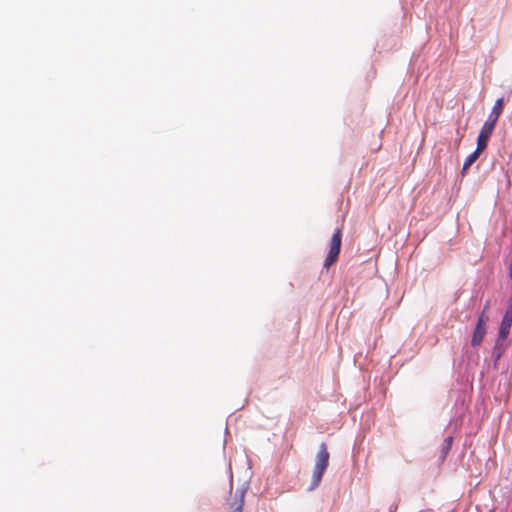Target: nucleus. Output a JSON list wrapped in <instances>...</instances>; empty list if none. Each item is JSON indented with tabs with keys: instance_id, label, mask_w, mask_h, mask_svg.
Listing matches in <instances>:
<instances>
[{
	"instance_id": "nucleus-1",
	"label": "nucleus",
	"mask_w": 512,
	"mask_h": 512,
	"mask_svg": "<svg viewBox=\"0 0 512 512\" xmlns=\"http://www.w3.org/2000/svg\"><path fill=\"white\" fill-rule=\"evenodd\" d=\"M329 457L330 455L327 450V445L325 443H321L319 446V451L316 456V462L313 469L309 490H314L320 484L324 472L329 465Z\"/></svg>"
},
{
	"instance_id": "nucleus-2",
	"label": "nucleus",
	"mask_w": 512,
	"mask_h": 512,
	"mask_svg": "<svg viewBox=\"0 0 512 512\" xmlns=\"http://www.w3.org/2000/svg\"><path fill=\"white\" fill-rule=\"evenodd\" d=\"M341 242H342V231L341 229H337L329 243V252L324 260L323 267L325 269H329L332 265H334L339 257L341 251Z\"/></svg>"
},
{
	"instance_id": "nucleus-3",
	"label": "nucleus",
	"mask_w": 512,
	"mask_h": 512,
	"mask_svg": "<svg viewBox=\"0 0 512 512\" xmlns=\"http://www.w3.org/2000/svg\"><path fill=\"white\" fill-rule=\"evenodd\" d=\"M496 124L497 122L490 118H487V120L483 124L477 138V145L479 151H484L486 149L488 141L491 135L493 134Z\"/></svg>"
},
{
	"instance_id": "nucleus-4",
	"label": "nucleus",
	"mask_w": 512,
	"mask_h": 512,
	"mask_svg": "<svg viewBox=\"0 0 512 512\" xmlns=\"http://www.w3.org/2000/svg\"><path fill=\"white\" fill-rule=\"evenodd\" d=\"M511 326H512V308L507 309L503 316V319L501 321L500 328H499V334H498L499 340L507 339Z\"/></svg>"
},
{
	"instance_id": "nucleus-5",
	"label": "nucleus",
	"mask_w": 512,
	"mask_h": 512,
	"mask_svg": "<svg viewBox=\"0 0 512 512\" xmlns=\"http://www.w3.org/2000/svg\"><path fill=\"white\" fill-rule=\"evenodd\" d=\"M486 332H487L486 327L476 325V327L473 331L471 345L473 347H477V346L481 345V343L483 342V339L486 335Z\"/></svg>"
},
{
	"instance_id": "nucleus-6",
	"label": "nucleus",
	"mask_w": 512,
	"mask_h": 512,
	"mask_svg": "<svg viewBox=\"0 0 512 512\" xmlns=\"http://www.w3.org/2000/svg\"><path fill=\"white\" fill-rule=\"evenodd\" d=\"M503 108H504V99L503 98L497 99L488 115V118L493 119L494 121L498 122V119L503 112Z\"/></svg>"
},
{
	"instance_id": "nucleus-7",
	"label": "nucleus",
	"mask_w": 512,
	"mask_h": 512,
	"mask_svg": "<svg viewBox=\"0 0 512 512\" xmlns=\"http://www.w3.org/2000/svg\"><path fill=\"white\" fill-rule=\"evenodd\" d=\"M482 152L478 150L477 146L475 151L466 157L462 168L463 173L478 159Z\"/></svg>"
},
{
	"instance_id": "nucleus-8",
	"label": "nucleus",
	"mask_w": 512,
	"mask_h": 512,
	"mask_svg": "<svg viewBox=\"0 0 512 512\" xmlns=\"http://www.w3.org/2000/svg\"><path fill=\"white\" fill-rule=\"evenodd\" d=\"M504 342L505 340H499V338L497 339V342L493 348V356L495 357V360H499L502 356V353L505 350Z\"/></svg>"
},
{
	"instance_id": "nucleus-9",
	"label": "nucleus",
	"mask_w": 512,
	"mask_h": 512,
	"mask_svg": "<svg viewBox=\"0 0 512 512\" xmlns=\"http://www.w3.org/2000/svg\"><path fill=\"white\" fill-rule=\"evenodd\" d=\"M451 446H452V437H447L444 440V444H443V448H442V459H444L446 457L447 453L451 449Z\"/></svg>"
},
{
	"instance_id": "nucleus-10",
	"label": "nucleus",
	"mask_w": 512,
	"mask_h": 512,
	"mask_svg": "<svg viewBox=\"0 0 512 512\" xmlns=\"http://www.w3.org/2000/svg\"><path fill=\"white\" fill-rule=\"evenodd\" d=\"M488 321H489V317L487 315V312H485V310H483L482 313L478 317V321H477L476 325L486 327Z\"/></svg>"
},
{
	"instance_id": "nucleus-11",
	"label": "nucleus",
	"mask_w": 512,
	"mask_h": 512,
	"mask_svg": "<svg viewBox=\"0 0 512 512\" xmlns=\"http://www.w3.org/2000/svg\"><path fill=\"white\" fill-rule=\"evenodd\" d=\"M243 509V498H240L238 505L233 510V512H242Z\"/></svg>"
},
{
	"instance_id": "nucleus-12",
	"label": "nucleus",
	"mask_w": 512,
	"mask_h": 512,
	"mask_svg": "<svg viewBox=\"0 0 512 512\" xmlns=\"http://www.w3.org/2000/svg\"><path fill=\"white\" fill-rule=\"evenodd\" d=\"M489 307H490V302H489V301H487V302L485 303V306H484V309H483V310H485V312H487V311H488V309H489Z\"/></svg>"
},
{
	"instance_id": "nucleus-13",
	"label": "nucleus",
	"mask_w": 512,
	"mask_h": 512,
	"mask_svg": "<svg viewBox=\"0 0 512 512\" xmlns=\"http://www.w3.org/2000/svg\"><path fill=\"white\" fill-rule=\"evenodd\" d=\"M508 309H512V296H511V299H510V306L508 307Z\"/></svg>"
}]
</instances>
